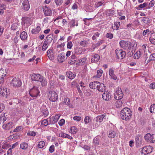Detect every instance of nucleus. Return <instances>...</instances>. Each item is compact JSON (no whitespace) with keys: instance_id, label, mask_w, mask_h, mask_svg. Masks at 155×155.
<instances>
[{"instance_id":"50","label":"nucleus","mask_w":155,"mask_h":155,"mask_svg":"<svg viewBox=\"0 0 155 155\" xmlns=\"http://www.w3.org/2000/svg\"><path fill=\"white\" fill-rule=\"evenodd\" d=\"M48 124V121L47 119H45L43 120L41 122V125L45 126H47Z\"/></svg>"},{"instance_id":"46","label":"nucleus","mask_w":155,"mask_h":155,"mask_svg":"<svg viewBox=\"0 0 155 155\" xmlns=\"http://www.w3.org/2000/svg\"><path fill=\"white\" fill-rule=\"evenodd\" d=\"M117 107H121L122 106L123 104V102L121 100L117 101Z\"/></svg>"},{"instance_id":"54","label":"nucleus","mask_w":155,"mask_h":155,"mask_svg":"<svg viewBox=\"0 0 155 155\" xmlns=\"http://www.w3.org/2000/svg\"><path fill=\"white\" fill-rule=\"evenodd\" d=\"M73 46V44L71 41H69L68 42L67 47L68 48L71 49Z\"/></svg>"},{"instance_id":"16","label":"nucleus","mask_w":155,"mask_h":155,"mask_svg":"<svg viewBox=\"0 0 155 155\" xmlns=\"http://www.w3.org/2000/svg\"><path fill=\"white\" fill-rule=\"evenodd\" d=\"M58 61L60 63L63 62L65 60V54L64 52H62L59 54L57 57Z\"/></svg>"},{"instance_id":"40","label":"nucleus","mask_w":155,"mask_h":155,"mask_svg":"<svg viewBox=\"0 0 155 155\" xmlns=\"http://www.w3.org/2000/svg\"><path fill=\"white\" fill-rule=\"evenodd\" d=\"M150 111L151 113H155V104H153L151 105L150 108Z\"/></svg>"},{"instance_id":"38","label":"nucleus","mask_w":155,"mask_h":155,"mask_svg":"<svg viewBox=\"0 0 155 155\" xmlns=\"http://www.w3.org/2000/svg\"><path fill=\"white\" fill-rule=\"evenodd\" d=\"M142 21L145 24H148L150 23L149 18L147 17H143Z\"/></svg>"},{"instance_id":"3","label":"nucleus","mask_w":155,"mask_h":155,"mask_svg":"<svg viewBox=\"0 0 155 155\" xmlns=\"http://www.w3.org/2000/svg\"><path fill=\"white\" fill-rule=\"evenodd\" d=\"M21 24L23 25L28 26L32 23V19L31 17H24L22 18Z\"/></svg>"},{"instance_id":"13","label":"nucleus","mask_w":155,"mask_h":155,"mask_svg":"<svg viewBox=\"0 0 155 155\" xmlns=\"http://www.w3.org/2000/svg\"><path fill=\"white\" fill-rule=\"evenodd\" d=\"M120 46L124 49H130V45L129 42L125 41H121L120 42Z\"/></svg>"},{"instance_id":"11","label":"nucleus","mask_w":155,"mask_h":155,"mask_svg":"<svg viewBox=\"0 0 155 155\" xmlns=\"http://www.w3.org/2000/svg\"><path fill=\"white\" fill-rule=\"evenodd\" d=\"M9 94L8 89L5 87H2L0 88V95L3 97H7V95Z\"/></svg>"},{"instance_id":"22","label":"nucleus","mask_w":155,"mask_h":155,"mask_svg":"<svg viewBox=\"0 0 155 155\" xmlns=\"http://www.w3.org/2000/svg\"><path fill=\"white\" fill-rule=\"evenodd\" d=\"M70 60H71L69 61L68 62V63L69 64H72L75 63L76 61L77 60V58L76 57L75 54H73L72 55L71 57Z\"/></svg>"},{"instance_id":"49","label":"nucleus","mask_w":155,"mask_h":155,"mask_svg":"<svg viewBox=\"0 0 155 155\" xmlns=\"http://www.w3.org/2000/svg\"><path fill=\"white\" fill-rule=\"evenodd\" d=\"M55 2L57 5H60L63 3L62 0H55Z\"/></svg>"},{"instance_id":"28","label":"nucleus","mask_w":155,"mask_h":155,"mask_svg":"<svg viewBox=\"0 0 155 155\" xmlns=\"http://www.w3.org/2000/svg\"><path fill=\"white\" fill-rule=\"evenodd\" d=\"M142 54L141 50H139L138 51H137L134 54V58L135 59H138L141 56Z\"/></svg>"},{"instance_id":"14","label":"nucleus","mask_w":155,"mask_h":155,"mask_svg":"<svg viewBox=\"0 0 155 155\" xmlns=\"http://www.w3.org/2000/svg\"><path fill=\"white\" fill-rule=\"evenodd\" d=\"M142 137L140 134H138L135 137L136 145L137 147H139L141 145V140Z\"/></svg>"},{"instance_id":"62","label":"nucleus","mask_w":155,"mask_h":155,"mask_svg":"<svg viewBox=\"0 0 155 155\" xmlns=\"http://www.w3.org/2000/svg\"><path fill=\"white\" fill-rule=\"evenodd\" d=\"M54 145H52L50 147L49 151L50 153H52L54 151Z\"/></svg>"},{"instance_id":"31","label":"nucleus","mask_w":155,"mask_h":155,"mask_svg":"<svg viewBox=\"0 0 155 155\" xmlns=\"http://www.w3.org/2000/svg\"><path fill=\"white\" fill-rule=\"evenodd\" d=\"M116 135L115 132L112 130H110L109 132V134H108V137L111 138H114Z\"/></svg>"},{"instance_id":"9","label":"nucleus","mask_w":155,"mask_h":155,"mask_svg":"<svg viewBox=\"0 0 155 155\" xmlns=\"http://www.w3.org/2000/svg\"><path fill=\"white\" fill-rule=\"evenodd\" d=\"M22 3L21 8L25 11H28L30 8V5L28 0H21V1Z\"/></svg>"},{"instance_id":"44","label":"nucleus","mask_w":155,"mask_h":155,"mask_svg":"<svg viewBox=\"0 0 155 155\" xmlns=\"http://www.w3.org/2000/svg\"><path fill=\"white\" fill-rule=\"evenodd\" d=\"M129 44L130 45V49L131 48H132V49L136 48L137 46V44L135 42H133L132 43L129 42Z\"/></svg>"},{"instance_id":"18","label":"nucleus","mask_w":155,"mask_h":155,"mask_svg":"<svg viewBox=\"0 0 155 155\" xmlns=\"http://www.w3.org/2000/svg\"><path fill=\"white\" fill-rule=\"evenodd\" d=\"M13 127V124L11 122H9L6 124L3 125L2 127L5 130H9Z\"/></svg>"},{"instance_id":"36","label":"nucleus","mask_w":155,"mask_h":155,"mask_svg":"<svg viewBox=\"0 0 155 155\" xmlns=\"http://www.w3.org/2000/svg\"><path fill=\"white\" fill-rule=\"evenodd\" d=\"M23 130V127L22 126H19L17 127L13 131H10V133H12L13 132H19L22 131Z\"/></svg>"},{"instance_id":"20","label":"nucleus","mask_w":155,"mask_h":155,"mask_svg":"<svg viewBox=\"0 0 155 155\" xmlns=\"http://www.w3.org/2000/svg\"><path fill=\"white\" fill-rule=\"evenodd\" d=\"M109 73L112 78L115 80L117 79V76L114 74V70L113 68H110L109 69Z\"/></svg>"},{"instance_id":"29","label":"nucleus","mask_w":155,"mask_h":155,"mask_svg":"<svg viewBox=\"0 0 155 155\" xmlns=\"http://www.w3.org/2000/svg\"><path fill=\"white\" fill-rule=\"evenodd\" d=\"M66 75L69 78L71 79L74 78L75 76V74L71 71L67 72Z\"/></svg>"},{"instance_id":"23","label":"nucleus","mask_w":155,"mask_h":155,"mask_svg":"<svg viewBox=\"0 0 155 155\" xmlns=\"http://www.w3.org/2000/svg\"><path fill=\"white\" fill-rule=\"evenodd\" d=\"M98 83H99V82L97 81L90 83L89 85L90 87L92 89L97 88Z\"/></svg>"},{"instance_id":"60","label":"nucleus","mask_w":155,"mask_h":155,"mask_svg":"<svg viewBox=\"0 0 155 155\" xmlns=\"http://www.w3.org/2000/svg\"><path fill=\"white\" fill-rule=\"evenodd\" d=\"M28 135L30 136H35L36 135V133L34 131H30L28 133Z\"/></svg>"},{"instance_id":"10","label":"nucleus","mask_w":155,"mask_h":155,"mask_svg":"<svg viewBox=\"0 0 155 155\" xmlns=\"http://www.w3.org/2000/svg\"><path fill=\"white\" fill-rule=\"evenodd\" d=\"M42 10L45 16H51L52 15V12L51 8L47 6H43Z\"/></svg>"},{"instance_id":"19","label":"nucleus","mask_w":155,"mask_h":155,"mask_svg":"<svg viewBox=\"0 0 155 155\" xmlns=\"http://www.w3.org/2000/svg\"><path fill=\"white\" fill-rule=\"evenodd\" d=\"M100 59V56L97 54L93 55L91 60L92 62H96L98 61Z\"/></svg>"},{"instance_id":"61","label":"nucleus","mask_w":155,"mask_h":155,"mask_svg":"<svg viewBox=\"0 0 155 155\" xmlns=\"http://www.w3.org/2000/svg\"><path fill=\"white\" fill-rule=\"evenodd\" d=\"M100 35V33L98 32H97L95 33L92 37V39H96Z\"/></svg>"},{"instance_id":"6","label":"nucleus","mask_w":155,"mask_h":155,"mask_svg":"<svg viewBox=\"0 0 155 155\" xmlns=\"http://www.w3.org/2000/svg\"><path fill=\"white\" fill-rule=\"evenodd\" d=\"M115 53L117 58L118 59H123L126 56V52L121 49H117L115 51Z\"/></svg>"},{"instance_id":"1","label":"nucleus","mask_w":155,"mask_h":155,"mask_svg":"<svg viewBox=\"0 0 155 155\" xmlns=\"http://www.w3.org/2000/svg\"><path fill=\"white\" fill-rule=\"evenodd\" d=\"M132 113L130 109L128 107L124 108L121 111V118L126 121L130 120L131 117Z\"/></svg>"},{"instance_id":"35","label":"nucleus","mask_w":155,"mask_h":155,"mask_svg":"<svg viewBox=\"0 0 155 155\" xmlns=\"http://www.w3.org/2000/svg\"><path fill=\"white\" fill-rule=\"evenodd\" d=\"M97 74L94 76V77L99 78H100L102 75L103 74V71L102 70H98L97 71Z\"/></svg>"},{"instance_id":"8","label":"nucleus","mask_w":155,"mask_h":155,"mask_svg":"<svg viewBox=\"0 0 155 155\" xmlns=\"http://www.w3.org/2000/svg\"><path fill=\"white\" fill-rule=\"evenodd\" d=\"M32 80L34 81H39L41 82L43 81V77L39 74H33L31 76Z\"/></svg>"},{"instance_id":"21","label":"nucleus","mask_w":155,"mask_h":155,"mask_svg":"<svg viewBox=\"0 0 155 155\" xmlns=\"http://www.w3.org/2000/svg\"><path fill=\"white\" fill-rule=\"evenodd\" d=\"M106 114H105L99 115L97 116L95 118V120L97 122L99 121V122H101L103 120V119L106 116Z\"/></svg>"},{"instance_id":"26","label":"nucleus","mask_w":155,"mask_h":155,"mask_svg":"<svg viewBox=\"0 0 155 155\" xmlns=\"http://www.w3.org/2000/svg\"><path fill=\"white\" fill-rule=\"evenodd\" d=\"M59 136L62 137L63 138H67L68 139L70 140L73 139V137H72L64 133H61L60 134Z\"/></svg>"},{"instance_id":"59","label":"nucleus","mask_w":155,"mask_h":155,"mask_svg":"<svg viewBox=\"0 0 155 155\" xmlns=\"http://www.w3.org/2000/svg\"><path fill=\"white\" fill-rule=\"evenodd\" d=\"M154 4V1L153 0L151 1L149 4L148 8H150L153 7Z\"/></svg>"},{"instance_id":"39","label":"nucleus","mask_w":155,"mask_h":155,"mask_svg":"<svg viewBox=\"0 0 155 155\" xmlns=\"http://www.w3.org/2000/svg\"><path fill=\"white\" fill-rule=\"evenodd\" d=\"M49 121L50 124H54L56 122H57V121L54 117H50L49 118Z\"/></svg>"},{"instance_id":"32","label":"nucleus","mask_w":155,"mask_h":155,"mask_svg":"<svg viewBox=\"0 0 155 155\" xmlns=\"http://www.w3.org/2000/svg\"><path fill=\"white\" fill-rule=\"evenodd\" d=\"M78 131L76 127L75 126L72 127L70 129V132L72 134H74L76 133Z\"/></svg>"},{"instance_id":"58","label":"nucleus","mask_w":155,"mask_h":155,"mask_svg":"<svg viewBox=\"0 0 155 155\" xmlns=\"http://www.w3.org/2000/svg\"><path fill=\"white\" fill-rule=\"evenodd\" d=\"M5 107L4 104L3 103H0V113L4 110Z\"/></svg>"},{"instance_id":"43","label":"nucleus","mask_w":155,"mask_h":155,"mask_svg":"<svg viewBox=\"0 0 155 155\" xmlns=\"http://www.w3.org/2000/svg\"><path fill=\"white\" fill-rule=\"evenodd\" d=\"M48 44V42L47 41H44V44L42 47V50L43 51H45L48 47L47 44Z\"/></svg>"},{"instance_id":"56","label":"nucleus","mask_w":155,"mask_h":155,"mask_svg":"<svg viewBox=\"0 0 155 155\" xmlns=\"http://www.w3.org/2000/svg\"><path fill=\"white\" fill-rule=\"evenodd\" d=\"M106 36V38L110 39H111L113 37V34L110 32L107 33Z\"/></svg>"},{"instance_id":"12","label":"nucleus","mask_w":155,"mask_h":155,"mask_svg":"<svg viewBox=\"0 0 155 155\" xmlns=\"http://www.w3.org/2000/svg\"><path fill=\"white\" fill-rule=\"evenodd\" d=\"M153 147L150 146H146L142 148V151L144 154L150 153L153 151Z\"/></svg>"},{"instance_id":"48","label":"nucleus","mask_w":155,"mask_h":155,"mask_svg":"<svg viewBox=\"0 0 155 155\" xmlns=\"http://www.w3.org/2000/svg\"><path fill=\"white\" fill-rule=\"evenodd\" d=\"M93 142L96 145H98L99 143V138L98 137H95Z\"/></svg>"},{"instance_id":"4","label":"nucleus","mask_w":155,"mask_h":155,"mask_svg":"<svg viewBox=\"0 0 155 155\" xmlns=\"http://www.w3.org/2000/svg\"><path fill=\"white\" fill-rule=\"evenodd\" d=\"M144 137L147 142L153 143L155 142V134L151 135L150 133H147L145 135Z\"/></svg>"},{"instance_id":"57","label":"nucleus","mask_w":155,"mask_h":155,"mask_svg":"<svg viewBox=\"0 0 155 155\" xmlns=\"http://www.w3.org/2000/svg\"><path fill=\"white\" fill-rule=\"evenodd\" d=\"M0 87H5V84L4 83V80L3 78H0Z\"/></svg>"},{"instance_id":"42","label":"nucleus","mask_w":155,"mask_h":155,"mask_svg":"<svg viewBox=\"0 0 155 155\" xmlns=\"http://www.w3.org/2000/svg\"><path fill=\"white\" fill-rule=\"evenodd\" d=\"M19 26L18 24H14L12 25L11 28L12 30H15L18 28Z\"/></svg>"},{"instance_id":"2","label":"nucleus","mask_w":155,"mask_h":155,"mask_svg":"<svg viewBox=\"0 0 155 155\" xmlns=\"http://www.w3.org/2000/svg\"><path fill=\"white\" fill-rule=\"evenodd\" d=\"M40 91L38 87L35 86L34 87L29 91L30 95L32 97L36 98L38 96H40Z\"/></svg>"},{"instance_id":"53","label":"nucleus","mask_w":155,"mask_h":155,"mask_svg":"<svg viewBox=\"0 0 155 155\" xmlns=\"http://www.w3.org/2000/svg\"><path fill=\"white\" fill-rule=\"evenodd\" d=\"M87 42L86 41L83 40L80 42V44L83 47H85L87 45Z\"/></svg>"},{"instance_id":"47","label":"nucleus","mask_w":155,"mask_h":155,"mask_svg":"<svg viewBox=\"0 0 155 155\" xmlns=\"http://www.w3.org/2000/svg\"><path fill=\"white\" fill-rule=\"evenodd\" d=\"M147 5V3L145 2L142 4H141L138 6L137 9H138L140 10V9H141L145 7Z\"/></svg>"},{"instance_id":"33","label":"nucleus","mask_w":155,"mask_h":155,"mask_svg":"<svg viewBox=\"0 0 155 155\" xmlns=\"http://www.w3.org/2000/svg\"><path fill=\"white\" fill-rule=\"evenodd\" d=\"M69 24L70 25V28L74 27L75 25L76 26H78V23L77 22L75 24V21L74 19L72 20L70 22Z\"/></svg>"},{"instance_id":"34","label":"nucleus","mask_w":155,"mask_h":155,"mask_svg":"<svg viewBox=\"0 0 155 155\" xmlns=\"http://www.w3.org/2000/svg\"><path fill=\"white\" fill-rule=\"evenodd\" d=\"M27 34L25 31L22 32L20 35L21 39H27Z\"/></svg>"},{"instance_id":"41","label":"nucleus","mask_w":155,"mask_h":155,"mask_svg":"<svg viewBox=\"0 0 155 155\" xmlns=\"http://www.w3.org/2000/svg\"><path fill=\"white\" fill-rule=\"evenodd\" d=\"M45 146V142L43 141H41L39 142L38 144V147L40 148H42Z\"/></svg>"},{"instance_id":"52","label":"nucleus","mask_w":155,"mask_h":155,"mask_svg":"<svg viewBox=\"0 0 155 155\" xmlns=\"http://www.w3.org/2000/svg\"><path fill=\"white\" fill-rule=\"evenodd\" d=\"M70 102L69 99L68 98H65L64 101L63 102V104H67L68 105L69 104V103Z\"/></svg>"},{"instance_id":"45","label":"nucleus","mask_w":155,"mask_h":155,"mask_svg":"<svg viewBox=\"0 0 155 155\" xmlns=\"http://www.w3.org/2000/svg\"><path fill=\"white\" fill-rule=\"evenodd\" d=\"M5 71L2 69H0V78H3L6 75V74H4Z\"/></svg>"},{"instance_id":"15","label":"nucleus","mask_w":155,"mask_h":155,"mask_svg":"<svg viewBox=\"0 0 155 155\" xmlns=\"http://www.w3.org/2000/svg\"><path fill=\"white\" fill-rule=\"evenodd\" d=\"M106 86L102 83H98L97 89L99 92H102L105 91Z\"/></svg>"},{"instance_id":"5","label":"nucleus","mask_w":155,"mask_h":155,"mask_svg":"<svg viewBox=\"0 0 155 155\" xmlns=\"http://www.w3.org/2000/svg\"><path fill=\"white\" fill-rule=\"evenodd\" d=\"M48 95L50 100L51 101L55 102L58 100V95L54 91H50Z\"/></svg>"},{"instance_id":"55","label":"nucleus","mask_w":155,"mask_h":155,"mask_svg":"<svg viewBox=\"0 0 155 155\" xmlns=\"http://www.w3.org/2000/svg\"><path fill=\"white\" fill-rule=\"evenodd\" d=\"M42 112L45 116H47L49 114V112L46 109L43 110Z\"/></svg>"},{"instance_id":"51","label":"nucleus","mask_w":155,"mask_h":155,"mask_svg":"<svg viewBox=\"0 0 155 155\" xmlns=\"http://www.w3.org/2000/svg\"><path fill=\"white\" fill-rule=\"evenodd\" d=\"M91 120L90 118L88 116H86L84 118V121L85 124H87L90 122Z\"/></svg>"},{"instance_id":"64","label":"nucleus","mask_w":155,"mask_h":155,"mask_svg":"<svg viewBox=\"0 0 155 155\" xmlns=\"http://www.w3.org/2000/svg\"><path fill=\"white\" fill-rule=\"evenodd\" d=\"M73 119L75 120L79 121L81 119V117L79 116H75L73 117Z\"/></svg>"},{"instance_id":"27","label":"nucleus","mask_w":155,"mask_h":155,"mask_svg":"<svg viewBox=\"0 0 155 155\" xmlns=\"http://www.w3.org/2000/svg\"><path fill=\"white\" fill-rule=\"evenodd\" d=\"M116 95L120 96V98H123V94L120 88H118L116 92Z\"/></svg>"},{"instance_id":"17","label":"nucleus","mask_w":155,"mask_h":155,"mask_svg":"<svg viewBox=\"0 0 155 155\" xmlns=\"http://www.w3.org/2000/svg\"><path fill=\"white\" fill-rule=\"evenodd\" d=\"M102 98L106 101H109L111 98L110 93L107 91L105 92L102 95Z\"/></svg>"},{"instance_id":"7","label":"nucleus","mask_w":155,"mask_h":155,"mask_svg":"<svg viewBox=\"0 0 155 155\" xmlns=\"http://www.w3.org/2000/svg\"><path fill=\"white\" fill-rule=\"evenodd\" d=\"M11 84L14 87H20L22 84L21 80L18 78H15L12 80Z\"/></svg>"},{"instance_id":"25","label":"nucleus","mask_w":155,"mask_h":155,"mask_svg":"<svg viewBox=\"0 0 155 155\" xmlns=\"http://www.w3.org/2000/svg\"><path fill=\"white\" fill-rule=\"evenodd\" d=\"M83 52V50L82 48L76 47L74 48V52L75 53L77 54H80L82 53Z\"/></svg>"},{"instance_id":"63","label":"nucleus","mask_w":155,"mask_h":155,"mask_svg":"<svg viewBox=\"0 0 155 155\" xmlns=\"http://www.w3.org/2000/svg\"><path fill=\"white\" fill-rule=\"evenodd\" d=\"M150 32V29H149L143 31V36L145 35L147 33H148Z\"/></svg>"},{"instance_id":"37","label":"nucleus","mask_w":155,"mask_h":155,"mask_svg":"<svg viewBox=\"0 0 155 155\" xmlns=\"http://www.w3.org/2000/svg\"><path fill=\"white\" fill-rule=\"evenodd\" d=\"M20 148L23 150H25L28 147V144L25 142H23L20 144Z\"/></svg>"},{"instance_id":"30","label":"nucleus","mask_w":155,"mask_h":155,"mask_svg":"<svg viewBox=\"0 0 155 155\" xmlns=\"http://www.w3.org/2000/svg\"><path fill=\"white\" fill-rule=\"evenodd\" d=\"M120 25V22L119 21L115 22L114 25L112 27V28L114 30H117L118 29Z\"/></svg>"},{"instance_id":"24","label":"nucleus","mask_w":155,"mask_h":155,"mask_svg":"<svg viewBox=\"0 0 155 155\" xmlns=\"http://www.w3.org/2000/svg\"><path fill=\"white\" fill-rule=\"evenodd\" d=\"M41 30V27L39 26H38L36 28L32 29L31 32L33 34H36L39 33Z\"/></svg>"}]
</instances>
